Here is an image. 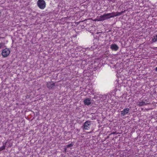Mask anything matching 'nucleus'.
<instances>
[{"label":"nucleus","instance_id":"nucleus-1","mask_svg":"<svg viewBox=\"0 0 157 157\" xmlns=\"http://www.w3.org/2000/svg\"><path fill=\"white\" fill-rule=\"evenodd\" d=\"M113 14V13H110L104 14L103 15H101L99 16L98 18L95 20L98 21H101L105 20L108 19H109L111 18V17H109V16ZM111 17H112V16H111Z\"/></svg>","mask_w":157,"mask_h":157},{"label":"nucleus","instance_id":"nucleus-2","mask_svg":"<svg viewBox=\"0 0 157 157\" xmlns=\"http://www.w3.org/2000/svg\"><path fill=\"white\" fill-rule=\"evenodd\" d=\"M37 5L41 9H44L46 6V3L44 0H38L37 2Z\"/></svg>","mask_w":157,"mask_h":157},{"label":"nucleus","instance_id":"nucleus-3","mask_svg":"<svg viewBox=\"0 0 157 157\" xmlns=\"http://www.w3.org/2000/svg\"><path fill=\"white\" fill-rule=\"evenodd\" d=\"M10 53V50L9 48H6L3 49L2 52V55L4 57H7Z\"/></svg>","mask_w":157,"mask_h":157},{"label":"nucleus","instance_id":"nucleus-4","mask_svg":"<svg viewBox=\"0 0 157 157\" xmlns=\"http://www.w3.org/2000/svg\"><path fill=\"white\" fill-rule=\"evenodd\" d=\"M91 125V121H87L85 122L83 124V129L85 130H88Z\"/></svg>","mask_w":157,"mask_h":157},{"label":"nucleus","instance_id":"nucleus-5","mask_svg":"<svg viewBox=\"0 0 157 157\" xmlns=\"http://www.w3.org/2000/svg\"><path fill=\"white\" fill-rule=\"evenodd\" d=\"M55 86V83H53L52 82H48L47 84V87L49 89L53 88Z\"/></svg>","mask_w":157,"mask_h":157},{"label":"nucleus","instance_id":"nucleus-6","mask_svg":"<svg viewBox=\"0 0 157 157\" xmlns=\"http://www.w3.org/2000/svg\"><path fill=\"white\" fill-rule=\"evenodd\" d=\"M129 109L127 108L124 109L123 110L121 111V114L122 116H124L128 113Z\"/></svg>","mask_w":157,"mask_h":157},{"label":"nucleus","instance_id":"nucleus-7","mask_svg":"<svg viewBox=\"0 0 157 157\" xmlns=\"http://www.w3.org/2000/svg\"><path fill=\"white\" fill-rule=\"evenodd\" d=\"M110 48L113 50L117 51L119 47L117 44H112L111 45Z\"/></svg>","mask_w":157,"mask_h":157},{"label":"nucleus","instance_id":"nucleus-8","mask_svg":"<svg viewBox=\"0 0 157 157\" xmlns=\"http://www.w3.org/2000/svg\"><path fill=\"white\" fill-rule=\"evenodd\" d=\"M83 102L85 105H89L91 104V100L89 98H87L84 100Z\"/></svg>","mask_w":157,"mask_h":157},{"label":"nucleus","instance_id":"nucleus-9","mask_svg":"<svg viewBox=\"0 0 157 157\" xmlns=\"http://www.w3.org/2000/svg\"><path fill=\"white\" fill-rule=\"evenodd\" d=\"M148 104V103H146L144 101H142L137 102V105L140 106H141L144 105H146Z\"/></svg>","mask_w":157,"mask_h":157},{"label":"nucleus","instance_id":"nucleus-10","mask_svg":"<svg viewBox=\"0 0 157 157\" xmlns=\"http://www.w3.org/2000/svg\"><path fill=\"white\" fill-rule=\"evenodd\" d=\"M152 41L153 42H155L157 41V35L153 36L152 38Z\"/></svg>","mask_w":157,"mask_h":157},{"label":"nucleus","instance_id":"nucleus-11","mask_svg":"<svg viewBox=\"0 0 157 157\" xmlns=\"http://www.w3.org/2000/svg\"><path fill=\"white\" fill-rule=\"evenodd\" d=\"M7 143V142H6L5 143H3V146L2 147H0V151H2L5 148V146L6 144V143Z\"/></svg>","mask_w":157,"mask_h":157},{"label":"nucleus","instance_id":"nucleus-12","mask_svg":"<svg viewBox=\"0 0 157 157\" xmlns=\"http://www.w3.org/2000/svg\"><path fill=\"white\" fill-rule=\"evenodd\" d=\"M125 11H122L120 12H117V13H115V16H118L121 15L122 14L124 13V12Z\"/></svg>","mask_w":157,"mask_h":157},{"label":"nucleus","instance_id":"nucleus-13","mask_svg":"<svg viewBox=\"0 0 157 157\" xmlns=\"http://www.w3.org/2000/svg\"><path fill=\"white\" fill-rule=\"evenodd\" d=\"M5 44L4 43L2 42L0 43V49L3 48L5 46Z\"/></svg>","mask_w":157,"mask_h":157},{"label":"nucleus","instance_id":"nucleus-14","mask_svg":"<svg viewBox=\"0 0 157 157\" xmlns=\"http://www.w3.org/2000/svg\"><path fill=\"white\" fill-rule=\"evenodd\" d=\"M113 13V14H111V15H110V16H109V17H111V16H112V17H111H111H114L115 16H115V12H113L112 13Z\"/></svg>","mask_w":157,"mask_h":157},{"label":"nucleus","instance_id":"nucleus-15","mask_svg":"<svg viewBox=\"0 0 157 157\" xmlns=\"http://www.w3.org/2000/svg\"><path fill=\"white\" fill-rule=\"evenodd\" d=\"M73 146V144H72V143L70 144H68L67 146V148L70 147H72Z\"/></svg>","mask_w":157,"mask_h":157},{"label":"nucleus","instance_id":"nucleus-16","mask_svg":"<svg viewBox=\"0 0 157 157\" xmlns=\"http://www.w3.org/2000/svg\"><path fill=\"white\" fill-rule=\"evenodd\" d=\"M155 70L156 71H157V67L155 68Z\"/></svg>","mask_w":157,"mask_h":157},{"label":"nucleus","instance_id":"nucleus-17","mask_svg":"<svg viewBox=\"0 0 157 157\" xmlns=\"http://www.w3.org/2000/svg\"><path fill=\"white\" fill-rule=\"evenodd\" d=\"M144 101L145 102V101H146V102H146V103H147V102L148 101H147V100H145Z\"/></svg>","mask_w":157,"mask_h":157}]
</instances>
